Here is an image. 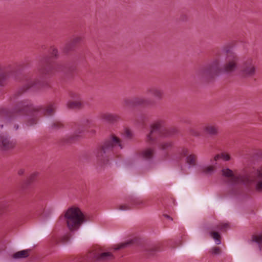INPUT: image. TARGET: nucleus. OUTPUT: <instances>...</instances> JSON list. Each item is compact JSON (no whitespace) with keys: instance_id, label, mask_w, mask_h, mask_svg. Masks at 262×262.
Instances as JSON below:
<instances>
[{"instance_id":"obj_45","label":"nucleus","mask_w":262,"mask_h":262,"mask_svg":"<svg viewBox=\"0 0 262 262\" xmlns=\"http://www.w3.org/2000/svg\"><path fill=\"white\" fill-rule=\"evenodd\" d=\"M221 158V155L217 154L214 156V160L215 161H217Z\"/></svg>"},{"instance_id":"obj_2","label":"nucleus","mask_w":262,"mask_h":262,"mask_svg":"<svg viewBox=\"0 0 262 262\" xmlns=\"http://www.w3.org/2000/svg\"><path fill=\"white\" fill-rule=\"evenodd\" d=\"M116 146H119L120 149L123 148L122 140L114 134H112L109 139L105 140L95 148L93 153L98 164L102 166L109 162L113 148Z\"/></svg>"},{"instance_id":"obj_27","label":"nucleus","mask_w":262,"mask_h":262,"mask_svg":"<svg viewBox=\"0 0 262 262\" xmlns=\"http://www.w3.org/2000/svg\"><path fill=\"white\" fill-rule=\"evenodd\" d=\"M122 104L125 107H135L134 97L124 98L122 101Z\"/></svg>"},{"instance_id":"obj_6","label":"nucleus","mask_w":262,"mask_h":262,"mask_svg":"<svg viewBox=\"0 0 262 262\" xmlns=\"http://www.w3.org/2000/svg\"><path fill=\"white\" fill-rule=\"evenodd\" d=\"M38 109L33 105L31 100L25 99L16 102L12 110V113L19 115L36 117L38 114Z\"/></svg>"},{"instance_id":"obj_29","label":"nucleus","mask_w":262,"mask_h":262,"mask_svg":"<svg viewBox=\"0 0 262 262\" xmlns=\"http://www.w3.org/2000/svg\"><path fill=\"white\" fill-rule=\"evenodd\" d=\"M123 136L128 140H132L134 137L133 132L128 127L124 129V132L122 133Z\"/></svg>"},{"instance_id":"obj_39","label":"nucleus","mask_w":262,"mask_h":262,"mask_svg":"<svg viewBox=\"0 0 262 262\" xmlns=\"http://www.w3.org/2000/svg\"><path fill=\"white\" fill-rule=\"evenodd\" d=\"M37 119L36 117L32 118L28 120L27 122L28 125H32L37 123Z\"/></svg>"},{"instance_id":"obj_8","label":"nucleus","mask_w":262,"mask_h":262,"mask_svg":"<svg viewBox=\"0 0 262 262\" xmlns=\"http://www.w3.org/2000/svg\"><path fill=\"white\" fill-rule=\"evenodd\" d=\"M256 68L255 62L251 58L244 60L240 65L239 75L243 78L253 77L256 74Z\"/></svg>"},{"instance_id":"obj_11","label":"nucleus","mask_w":262,"mask_h":262,"mask_svg":"<svg viewBox=\"0 0 262 262\" xmlns=\"http://www.w3.org/2000/svg\"><path fill=\"white\" fill-rule=\"evenodd\" d=\"M143 244L144 242L141 237L140 236H136L132 239H129L124 243L119 244L114 248V249L115 250H118L134 245L141 246Z\"/></svg>"},{"instance_id":"obj_13","label":"nucleus","mask_w":262,"mask_h":262,"mask_svg":"<svg viewBox=\"0 0 262 262\" xmlns=\"http://www.w3.org/2000/svg\"><path fill=\"white\" fill-rule=\"evenodd\" d=\"M99 117L103 121L109 123H114L120 119L118 115L109 113H101L99 114Z\"/></svg>"},{"instance_id":"obj_32","label":"nucleus","mask_w":262,"mask_h":262,"mask_svg":"<svg viewBox=\"0 0 262 262\" xmlns=\"http://www.w3.org/2000/svg\"><path fill=\"white\" fill-rule=\"evenodd\" d=\"M229 227V225L228 223H221L212 228V230H220L224 231Z\"/></svg>"},{"instance_id":"obj_35","label":"nucleus","mask_w":262,"mask_h":262,"mask_svg":"<svg viewBox=\"0 0 262 262\" xmlns=\"http://www.w3.org/2000/svg\"><path fill=\"white\" fill-rule=\"evenodd\" d=\"M172 146V143L170 142L162 143L160 144V149L166 150Z\"/></svg>"},{"instance_id":"obj_22","label":"nucleus","mask_w":262,"mask_h":262,"mask_svg":"<svg viewBox=\"0 0 262 262\" xmlns=\"http://www.w3.org/2000/svg\"><path fill=\"white\" fill-rule=\"evenodd\" d=\"M30 249L18 251L12 255V258L14 259L24 258L29 256Z\"/></svg>"},{"instance_id":"obj_36","label":"nucleus","mask_w":262,"mask_h":262,"mask_svg":"<svg viewBox=\"0 0 262 262\" xmlns=\"http://www.w3.org/2000/svg\"><path fill=\"white\" fill-rule=\"evenodd\" d=\"M214 170V168L212 166H207L203 169V172L205 174H211Z\"/></svg>"},{"instance_id":"obj_1","label":"nucleus","mask_w":262,"mask_h":262,"mask_svg":"<svg viewBox=\"0 0 262 262\" xmlns=\"http://www.w3.org/2000/svg\"><path fill=\"white\" fill-rule=\"evenodd\" d=\"M226 54V63L223 67H220L218 60H215L207 67L199 70L197 76L199 78L209 79L222 73H231L238 68V57L229 49L224 50Z\"/></svg>"},{"instance_id":"obj_46","label":"nucleus","mask_w":262,"mask_h":262,"mask_svg":"<svg viewBox=\"0 0 262 262\" xmlns=\"http://www.w3.org/2000/svg\"><path fill=\"white\" fill-rule=\"evenodd\" d=\"M72 97H73V98H78L79 97L78 95H77L76 97H75L74 96H72Z\"/></svg>"},{"instance_id":"obj_5","label":"nucleus","mask_w":262,"mask_h":262,"mask_svg":"<svg viewBox=\"0 0 262 262\" xmlns=\"http://www.w3.org/2000/svg\"><path fill=\"white\" fill-rule=\"evenodd\" d=\"M64 217L67 219V226L71 231L78 230L83 223L87 221L86 216L78 207L68 208Z\"/></svg>"},{"instance_id":"obj_15","label":"nucleus","mask_w":262,"mask_h":262,"mask_svg":"<svg viewBox=\"0 0 262 262\" xmlns=\"http://www.w3.org/2000/svg\"><path fill=\"white\" fill-rule=\"evenodd\" d=\"M82 38L80 37H75L72 39L66 45L64 51L68 52L74 49L81 41Z\"/></svg>"},{"instance_id":"obj_44","label":"nucleus","mask_w":262,"mask_h":262,"mask_svg":"<svg viewBox=\"0 0 262 262\" xmlns=\"http://www.w3.org/2000/svg\"><path fill=\"white\" fill-rule=\"evenodd\" d=\"M163 216L165 218H166V219H167L168 220H170L171 221H173V219L170 216H169V215H168L167 214H163Z\"/></svg>"},{"instance_id":"obj_23","label":"nucleus","mask_w":262,"mask_h":262,"mask_svg":"<svg viewBox=\"0 0 262 262\" xmlns=\"http://www.w3.org/2000/svg\"><path fill=\"white\" fill-rule=\"evenodd\" d=\"M251 242L256 243L260 250L262 249V232L260 233L253 234L251 236Z\"/></svg>"},{"instance_id":"obj_38","label":"nucleus","mask_w":262,"mask_h":262,"mask_svg":"<svg viewBox=\"0 0 262 262\" xmlns=\"http://www.w3.org/2000/svg\"><path fill=\"white\" fill-rule=\"evenodd\" d=\"M154 152V149L148 147V162L152 159Z\"/></svg>"},{"instance_id":"obj_31","label":"nucleus","mask_w":262,"mask_h":262,"mask_svg":"<svg viewBox=\"0 0 262 262\" xmlns=\"http://www.w3.org/2000/svg\"><path fill=\"white\" fill-rule=\"evenodd\" d=\"M9 205V202L7 201H2L0 202V216L7 211Z\"/></svg>"},{"instance_id":"obj_3","label":"nucleus","mask_w":262,"mask_h":262,"mask_svg":"<svg viewBox=\"0 0 262 262\" xmlns=\"http://www.w3.org/2000/svg\"><path fill=\"white\" fill-rule=\"evenodd\" d=\"M50 53L51 57L46 56L39 61L38 70L42 77L53 76L57 73H66L69 71H72L64 65L56 63L52 60V57L57 58L58 56V50L56 48L54 47H51Z\"/></svg>"},{"instance_id":"obj_12","label":"nucleus","mask_w":262,"mask_h":262,"mask_svg":"<svg viewBox=\"0 0 262 262\" xmlns=\"http://www.w3.org/2000/svg\"><path fill=\"white\" fill-rule=\"evenodd\" d=\"M203 130L204 133L207 136L213 138L219 135V127L216 124L208 123L205 124Z\"/></svg>"},{"instance_id":"obj_42","label":"nucleus","mask_w":262,"mask_h":262,"mask_svg":"<svg viewBox=\"0 0 262 262\" xmlns=\"http://www.w3.org/2000/svg\"><path fill=\"white\" fill-rule=\"evenodd\" d=\"M188 154V149H186V148H184L182 149V154L184 156H186Z\"/></svg>"},{"instance_id":"obj_9","label":"nucleus","mask_w":262,"mask_h":262,"mask_svg":"<svg viewBox=\"0 0 262 262\" xmlns=\"http://www.w3.org/2000/svg\"><path fill=\"white\" fill-rule=\"evenodd\" d=\"M164 92L157 87H151L148 90V106H155L164 97Z\"/></svg>"},{"instance_id":"obj_10","label":"nucleus","mask_w":262,"mask_h":262,"mask_svg":"<svg viewBox=\"0 0 262 262\" xmlns=\"http://www.w3.org/2000/svg\"><path fill=\"white\" fill-rule=\"evenodd\" d=\"M16 146V142L7 136H0V150L3 151H11Z\"/></svg>"},{"instance_id":"obj_19","label":"nucleus","mask_w":262,"mask_h":262,"mask_svg":"<svg viewBox=\"0 0 262 262\" xmlns=\"http://www.w3.org/2000/svg\"><path fill=\"white\" fill-rule=\"evenodd\" d=\"M136 121L142 127H145L147 120V114L146 111L144 113L139 112L136 114Z\"/></svg>"},{"instance_id":"obj_18","label":"nucleus","mask_w":262,"mask_h":262,"mask_svg":"<svg viewBox=\"0 0 262 262\" xmlns=\"http://www.w3.org/2000/svg\"><path fill=\"white\" fill-rule=\"evenodd\" d=\"M114 258V256L111 252H99L97 262H105L109 260L113 259Z\"/></svg>"},{"instance_id":"obj_47","label":"nucleus","mask_w":262,"mask_h":262,"mask_svg":"<svg viewBox=\"0 0 262 262\" xmlns=\"http://www.w3.org/2000/svg\"><path fill=\"white\" fill-rule=\"evenodd\" d=\"M93 134H95V130H92L91 131Z\"/></svg>"},{"instance_id":"obj_33","label":"nucleus","mask_w":262,"mask_h":262,"mask_svg":"<svg viewBox=\"0 0 262 262\" xmlns=\"http://www.w3.org/2000/svg\"><path fill=\"white\" fill-rule=\"evenodd\" d=\"M64 127L63 124L60 121H55L52 123L50 128L52 130H57Z\"/></svg>"},{"instance_id":"obj_24","label":"nucleus","mask_w":262,"mask_h":262,"mask_svg":"<svg viewBox=\"0 0 262 262\" xmlns=\"http://www.w3.org/2000/svg\"><path fill=\"white\" fill-rule=\"evenodd\" d=\"M67 105L70 109H80L83 106L81 100L70 101L67 103Z\"/></svg>"},{"instance_id":"obj_37","label":"nucleus","mask_w":262,"mask_h":262,"mask_svg":"<svg viewBox=\"0 0 262 262\" xmlns=\"http://www.w3.org/2000/svg\"><path fill=\"white\" fill-rule=\"evenodd\" d=\"M221 252V249L218 247H213L211 250V253L213 255L220 254Z\"/></svg>"},{"instance_id":"obj_40","label":"nucleus","mask_w":262,"mask_h":262,"mask_svg":"<svg viewBox=\"0 0 262 262\" xmlns=\"http://www.w3.org/2000/svg\"><path fill=\"white\" fill-rule=\"evenodd\" d=\"M221 158H222L226 161H228L230 159V155L224 153H222L221 154Z\"/></svg>"},{"instance_id":"obj_21","label":"nucleus","mask_w":262,"mask_h":262,"mask_svg":"<svg viewBox=\"0 0 262 262\" xmlns=\"http://www.w3.org/2000/svg\"><path fill=\"white\" fill-rule=\"evenodd\" d=\"M134 102L135 104V107H144L146 106L147 102V100L145 97L136 96L134 97Z\"/></svg>"},{"instance_id":"obj_30","label":"nucleus","mask_w":262,"mask_h":262,"mask_svg":"<svg viewBox=\"0 0 262 262\" xmlns=\"http://www.w3.org/2000/svg\"><path fill=\"white\" fill-rule=\"evenodd\" d=\"M160 250L159 244L151 245L148 247V256L154 255L157 252Z\"/></svg>"},{"instance_id":"obj_7","label":"nucleus","mask_w":262,"mask_h":262,"mask_svg":"<svg viewBox=\"0 0 262 262\" xmlns=\"http://www.w3.org/2000/svg\"><path fill=\"white\" fill-rule=\"evenodd\" d=\"M92 123V121L88 119H83L79 123H74L72 128L75 130V134L63 139L64 142L67 143H72L78 140L81 137L79 134L83 133L85 128L90 127Z\"/></svg>"},{"instance_id":"obj_20","label":"nucleus","mask_w":262,"mask_h":262,"mask_svg":"<svg viewBox=\"0 0 262 262\" xmlns=\"http://www.w3.org/2000/svg\"><path fill=\"white\" fill-rule=\"evenodd\" d=\"M222 172L223 176L226 178H232L235 182H236L238 180H243V179L241 177H239L234 176L232 170L229 168L223 169L222 170Z\"/></svg>"},{"instance_id":"obj_25","label":"nucleus","mask_w":262,"mask_h":262,"mask_svg":"<svg viewBox=\"0 0 262 262\" xmlns=\"http://www.w3.org/2000/svg\"><path fill=\"white\" fill-rule=\"evenodd\" d=\"M206 230L208 232V234L215 241L216 245H220L221 244V236L218 232L215 231H209L210 228L209 227L206 228Z\"/></svg>"},{"instance_id":"obj_16","label":"nucleus","mask_w":262,"mask_h":262,"mask_svg":"<svg viewBox=\"0 0 262 262\" xmlns=\"http://www.w3.org/2000/svg\"><path fill=\"white\" fill-rule=\"evenodd\" d=\"M39 173L35 172L32 173L28 177L22 185V187L24 189L27 188L30 185H32L36 181Z\"/></svg>"},{"instance_id":"obj_14","label":"nucleus","mask_w":262,"mask_h":262,"mask_svg":"<svg viewBox=\"0 0 262 262\" xmlns=\"http://www.w3.org/2000/svg\"><path fill=\"white\" fill-rule=\"evenodd\" d=\"M38 109V114L41 113L43 115L52 116L55 112L56 106L55 103H50L46 108L42 106L36 107Z\"/></svg>"},{"instance_id":"obj_26","label":"nucleus","mask_w":262,"mask_h":262,"mask_svg":"<svg viewBox=\"0 0 262 262\" xmlns=\"http://www.w3.org/2000/svg\"><path fill=\"white\" fill-rule=\"evenodd\" d=\"M99 252L96 250H91L86 254L87 258L92 261L97 262Z\"/></svg>"},{"instance_id":"obj_49","label":"nucleus","mask_w":262,"mask_h":262,"mask_svg":"<svg viewBox=\"0 0 262 262\" xmlns=\"http://www.w3.org/2000/svg\"><path fill=\"white\" fill-rule=\"evenodd\" d=\"M18 125L16 126V129H17V128H18Z\"/></svg>"},{"instance_id":"obj_28","label":"nucleus","mask_w":262,"mask_h":262,"mask_svg":"<svg viewBox=\"0 0 262 262\" xmlns=\"http://www.w3.org/2000/svg\"><path fill=\"white\" fill-rule=\"evenodd\" d=\"M196 156L193 154H191L187 156L186 158V163L190 165V166H194L196 165Z\"/></svg>"},{"instance_id":"obj_34","label":"nucleus","mask_w":262,"mask_h":262,"mask_svg":"<svg viewBox=\"0 0 262 262\" xmlns=\"http://www.w3.org/2000/svg\"><path fill=\"white\" fill-rule=\"evenodd\" d=\"M138 158L141 160L147 159V149H145L142 151L138 152Z\"/></svg>"},{"instance_id":"obj_48","label":"nucleus","mask_w":262,"mask_h":262,"mask_svg":"<svg viewBox=\"0 0 262 262\" xmlns=\"http://www.w3.org/2000/svg\"><path fill=\"white\" fill-rule=\"evenodd\" d=\"M3 127V124H0V128H2Z\"/></svg>"},{"instance_id":"obj_4","label":"nucleus","mask_w":262,"mask_h":262,"mask_svg":"<svg viewBox=\"0 0 262 262\" xmlns=\"http://www.w3.org/2000/svg\"><path fill=\"white\" fill-rule=\"evenodd\" d=\"M164 120L159 119L150 125V131L148 134V144L156 143L161 137H169L173 135L176 130L173 128L165 127Z\"/></svg>"},{"instance_id":"obj_17","label":"nucleus","mask_w":262,"mask_h":262,"mask_svg":"<svg viewBox=\"0 0 262 262\" xmlns=\"http://www.w3.org/2000/svg\"><path fill=\"white\" fill-rule=\"evenodd\" d=\"M254 183L255 191L259 193L262 192V169L257 170V179Z\"/></svg>"},{"instance_id":"obj_41","label":"nucleus","mask_w":262,"mask_h":262,"mask_svg":"<svg viewBox=\"0 0 262 262\" xmlns=\"http://www.w3.org/2000/svg\"><path fill=\"white\" fill-rule=\"evenodd\" d=\"M119 208L121 210H125L130 209V208L128 206L126 205H121L119 206Z\"/></svg>"},{"instance_id":"obj_43","label":"nucleus","mask_w":262,"mask_h":262,"mask_svg":"<svg viewBox=\"0 0 262 262\" xmlns=\"http://www.w3.org/2000/svg\"><path fill=\"white\" fill-rule=\"evenodd\" d=\"M25 173V169H20L18 170L17 174L19 176H23Z\"/></svg>"}]
</instances>
